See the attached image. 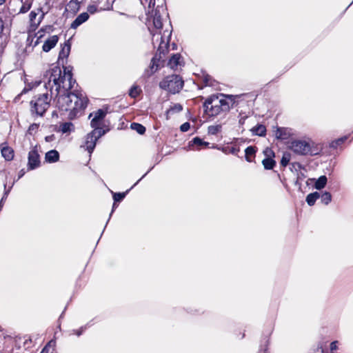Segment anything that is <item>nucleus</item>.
I'll list each match as a JSON object with an SVG mask.
<instances>
[{
	"mask_svg": "<svg viewBox=\"0 0 353 353\" xmlns=\"http://www.w3.org/2000/svg\"><path fill=\"white\" fill-rule=\"evenodd\" d=\"M43 81L45 88L50 91L49 94L51 98L60 92L70 90L73 88V84L75 83L72 72L65 68L62 74L59 66H54L47 70L43 75Z\"/></svg>",
	"mask_w": 353,
	"mask_h": 353,
	"instance_id": "f257e3e1",
	"label": "nucleus"
},
{
	"mask_svg": "<svg viewBox=\"0 0 353 353\" xmlns=\"http://www.w3.org/2000/svg\"><path fill=\"white\" fill-rule=\"evenodd\" d=\"M53 103L61 111L70 112V118L75 117L77 114L83 110L88 104V99L81 91L60 92L52 97Z\"/></svg>",
	"mask_w": 353,
	"mask_h": 353,
	"instance_id": "f03ea898",
	"label": "nucleus"
},
{
	"mask_svg": "<svg viewBox=\"0 0 353 353\" xmlns=\"http://www.w3.org/2000/svg\"><path fill=\"white\" fill-rule=\"evenodd\" d=\"M227 98L230 99L231 97H227L222 94L209 97L203 103L204 111L209 116L215 117L221 112L229 110L230 105Z\"/></svg>",
	"mask_w": 353,
	"mask_h": 353,
	"instance_id": "7ed1b4c3",
	"label": "nucleus"
},
{
	"mask_svg": "<svg viewBox=\"0 0 353 353\" xmlns=\"http://www.w3.org/2000/svg\"><path fill=\"white\" fill-rule=\"evenodd\" d=\"M152 42L154 45L159 43V47L157 50V53L152 58L151 61V73H154L158 69V63L157 61H159L162 58V54L165 55L168 52L169 41L171 37V32L168 30H165L163 32V34L162 35L161 30L152 33Z\"/></svg>",
	"mask_w": 353,
	"mask_h": 353,
	"instance_id": "20e7f679",
	"label": "nucleus"
},
{
	"mask_svg": "<svg viewBox=\"0 0 353 353\" xmlns=\"http://www.w3.org/2000/svg\"><path fill=\"white\" fill-rule=\"evenodd\" d=\"M52 99L48 92L35 97L30 102L32 114L43 116L49 108Z\"/></svg>",
	"mask_w": 353,
	"mask_h": 353,
	"instance_id": "39448f33",
	"label": "nucleus"
},
{
	"mask_svg": "<svg viewBox=\"0 0 353 353\" xmlns=\"http://www.w3.org/2000/svg\"><path fill=\"white\" fill-rule=\"evenodd\" d=\"M182 78L177 74L169 75L165 77L160 83L161 88L170 92V93H178L183 87Z\"/></svg>",
	"mask_w": 353,
	"mask_h": 353,
	"instance_id": "423d86ee",
	"label": "nucleus"
},
{
	"mask_svg": "<svg viewBox=\"0 0 353 353\" xmlns=\"http://www.w3.org/2000/svg\"><path fill=\"white\" fill-rule=\"evenodd\" d=\"M163 3V0H161V4H158L156 8L155 6L152 7L151 9L148 8V19L149 21H152L154 28L157 30H160L163 26L161 14L165 13Z\"/></svg>",
	"mask_w": 353,
	"mask_h": 353,
	"instance_id": "0eeeda50",
	"label": "nucleus"
},
{
	"mask_svg": "<svg viewBox=\"0 0 353 353\" xmlns=\"http://www.w3.org/2000/svg\"><path fill=\"white\" fill-rule=\"evenodd\" d=\"M290 149L299 155H307L311 153V146L305 141L296 140L291 143Z\"/></svg>",
	"mask_w": 353,
	"mask_h": 353,
	"instance_id": "6e6552de",
	"label": "nucleus"
},
{
	"mask_svg": "<svg viewBox=\"0 0 353 353\" xmlns=\"http://www.w3.org/2000/svg\"><path fill=\"white\" fill-rule=\"evenodd\" d=\"M265 158L262 161V164L265 170H272L276 165V161L273 159L274 152L270 148H266L263 150Z\"/></svg>",
	"mask_w": 353,
	"mask_h": 353,
	"instance_id": "1a4fd4ad",
	"label": "nucleus"
},
{
	"mask_svg": "<svg viewBox=\"0 0 353 353\" xmlns=\"http://www.w3.org/2000/svg\"><path fill=\"white\" fill-rule=\"evenodd\" d=\"M40 156L37 147H34L28 153V166L29 170H34L40 165Z\"/></svg>",
	"mask_w": 353,
	"mask_h": 353,
	"instance_id": "9d476101",
	"label": "nucleus"
},
{
	"mask_svg": "<svg viewBox=\"0 0 353 353\" xmlns=\"http://www.w3.org/2000/svg\"><path fill=\"white\" fill-rule=\"evenodd\" d=\"M44 15L45 13L42 11L41 8H38L35 10L31 11L29 14L30 26L34 28H37L41 22Z\"/></svg>",
	"mask_w": 353,
	"mask_h": 353,
	"instance_id": "9b49d317",
	"label": "nucleus"
},
{
	"mask_svg": "<svg viewBox=\"0 0 353 353\" xmlns=\"http://www.w3.org/2000/svg\"><path fill=\"white\" fill-rule=\"evenodd\" d=\"M106 112L99 109L97 111L91 113L89 116V117H94L91 120L90 124L92 128H97L100 125L101 121L104 119L105 117Z\"/></svg>",
	"mask_w": 353,
	"mask_h": 353,
	"instance_id": "f8f14e48",
	"label": "nucleus"
},
{
	"mask_svg": "<svg viewBox=\"0 0 353 353\" xmlns=\"http://www.w3.org/2000/svg\"><path fill=\"white\" fill-rule=\"evenodd\" d=\"M95 145L96 141H94V139H93L92 136L88 134L85 137L83 143L81 145V148H83L90 154L93 152Z\"/></svg>",
	"mask_w": 353,
	"mask_h": 353,
	"instance_id": "ddd939ff",
	"label": "nucleus"
},
{
	"mask_svg": "<svg viewBox=\"0 0 353 353\" xmlns=\"http://www.w3.org/2000/svg\"><path fill=\"white\" fill-rule=\"evenodd\" d=\"M58 41H59V37L57 35H52V36L50 37L45 41L43 45L42 46L43 50L46 52H49L51 49H52L57 45V43H58Z\"/></svg>",
	"mask_w": 353,
	"mask_h": 353,
	"instance_id": "4468645a",
	"label": "nucleus"
},
{
	"mask_svg": "<svg viewBox=\"0 0 353 353\" xmlns=\"http://www.w3.org/2000/svg\"><path fill=\"white\" fill-rule=\"evenodd\" d=\"M168 66L172 70H177L179 66L182 65L181 56L180 54H174L170 59Z\"/></svg>",
	"mask_w": 353,
	"mask_h": 353,
	"instance_id": "2eb2a0df",
	"label": "nucleus"
},
{
	"mask_svg": "<svg viewBox=\"0 0 353 353\" xmlns=\"http://www.w3.org/2000/svg\"><path fill=\"white\" fill-rule=\"evenodd\" d=\"M89 14L88 12H83L80 14L71 23L70 28L72 29L77 28L84 22L87 21L89 19Z\"/></svg>",
	"mask_w": 353,
	"mask_h": 353,
	"instance_id": "dca6fc26",
	"label": "nucleus"
},
{
	"mask_svg": "<svg viewBox=\"0 0 353 353\" xmlns=\"http://www.w3.org/2000/svg\"><path fill=\"white\" fill-rule=\"evenodd\" d=\"M80 9V1L78 0H70L65 7V10L72 14H76Z\"/></svg>",
	"mask_w": 353,
	"mask_h": 353,
	"instance_id": "f3484780",
	"label": "nucleus"
},
{
	"mask_svg": "<svg viewBox=\"0 0 353 353\" xmlns=\"http://www.w3.org/2000/svg\"><path fill=\"white\" fill-rule=\"evenodd\" d=\"M290 136V132L287 128H278L275 132V137L278 139L286 140Z\"/></svg>",
	"mask_w": 353,
	"mask_h": 353,
	"instance_id": "a211bd4d",
	"label": "nucleus"
},
{
	"mask_svg": "<svg viewBox=\"0 0 353 353\" xmlns=\"http://www.w3.org/2000/svg\"><path fill=\"white\" fill-rule=\"evenodd\" d=\"M45 159L48 163H55L59 161V154L57 150H52L46 154Z\"/></svg>",
	"mask_w": 353,
	"mask_h": 353,
	"instance_id": "6ab92c4d",
	"label": "nucleus"
},
{
	"mask_svg": "<svg viewBox=\"0 0 353 353\" xmlns=\"http://www.w3.org/2000/svg\"><path fill=\"white\" fill-rule=\"evenodd\" d=\"M70 52V45L68 43H64L59 54V61H63L65 58H67ZM62 63H63V61H62Z\"/></svg>",
	"mask_w": 353,
	"mask_h": 353,
	"instance_id": "aec40b11",
	"label": "nucleus"
},
{
	"mask_svg": "<svg viewBox=\"0 0 353 353\" xmlns=\"http://www.w3.org/2000/svg\"><path fill=\"white\" fill-rule=\"evenodd\" d=\"M1 154L7 161H10L13 159L14 151L9 147H3L1 148Z\"/></svg>",
	"mask_w": 353,
	"mask_h": 353,
	"instance_id": "412c9836",
	"label": "nucleus"
},
{
	"mask_svg": "<svg viewBox=\"0 0 353 353\" xmlns=\"http://www.w3.org/2000/svg\"><path fill=\"white\" fill-rule=\"evenodd\" d=\"M320 198V193L318 192H314L309 194L306 196V202L310 206H312L314 205L316 201Z\"/></svg>",
	"mask_w": 353,
	"mask_h": 353,
	"instance_id": "4be33fe9",
	"label": "nucleus"
},
{
	"mask_svg": "<svg viewBox=\"0 0 353 353\" xmlns=\"http://www.w3.org/2000/svg\"><path fill=\"white\" fill-rule=\"evenodd\" d=\"M94 128V129L90 133H89V134L92 136V137L94 139V141L97 142V141L105 134V130L101 128H99V126Z\"/></svg>",
	"mask_w": 353,
	"mask_h": 353,
	"instance_id": "5701e85b",
	"label": "nucleus"
},
{
	"mask_svg": "<svg viewBox=\"0 0 353 353\" xmlns=\"http://www.w3.org/2000/svg\"><path fill=\"white\" fill-rule=\"evenodd\" d=\"M74 130V125L71 122H65L60 125V130L62 132V133H69Z\"/></svg>",
	"mask_w": 353,
	"mask_h": 353,
	"instance_id": "b1692460",
	"label": "nucleus"
},
{
	"mask_svg": "<svg viewBox=\"0 0 353 353\" xmlns=\"http://www.w3.org/2000/svg\"><path fill=\"white\" fill-rule=\"evenodd\" d=\"M327 177L325 175L321 176L316 181L314 184V188L316 190H321L323 189L326 183H327Z\"/></svg>",
	"mask_w": 353,
	"mask_h": 353,
	"instance_id": "393cba45",
	"label": "nucleus"
},
{
	"mask_svg": "<svg viewBox=\"0 0 353 353\" xmlns=\"http://www.w3.org/2000/svg\"><path fill=\"white\" fill-rule=\"evenodd\" d=\"M253 134L258 136H264L265 134L266 128L263 125H257L252 129Z\"/></svg>",
	"mask_w": 353,
	"mask_h": 353,
	"instance_id": "a878e982",
	"label": "nucleus"
},
{
	"mask_svg": "<svg viewBox=\"0 0 353 353\" xmlns=\"http://www.w3.org/2000/svg\"><path fill=\"white\" fill-rule=\"evenodd\" d=\"M56 341L54 340L50 341L45 347L42 349L40 353H50L54 351V347L55 346Z\"/></svg>",
	"mask_w": 353,
	"mask_h": 353,
	"instance_id": "bb28decb",
	"label": "nucleus"
},
{
	"mask_svg": "<svg viewBox=\"0 0 353 353\" xmlns=\"http://www.w3.org/2000/svg\"><path fill=\"white\" fill-rule=\"evenodd\" d=\"M22 6L20 8L19 13H26L27 12L32 6V1L30 0H26L23 1L21 0Z\"/></svg>",
	"mask_w": 353,
	"mask_h": 353,
	"instance_id": "cd10ccee",
	"label": "nucleus"
},
{
	"mask_svg": "<svg viewBox=\"0 0 353 353\" xmlns=\"http://www.w3.org/2000/svg\"><path fill=\"white\" fill-rule=\"evenodd\" d=\"M131 128L137 131L139 134H143L145 132V128L138 123H132L131 124Z\"/></svg>",
	"mask_w": 353,
	"mask_h": 353,
	"instance_id": "c85d7f7f",
	"label": "nucleus"
},
{
	"mask_svg": "<svg viewBox=\"0 0 353 353\" xmlns=\"http://www.w3.org/2000/svg\"><path fill=\"white\" fill-rule=\"evenodd\" d=\"M245 152L246 160L249 162H251L252 160L250 159V157L254 155L256 152L255 148L253 146H249L245 149Z\"/></svg>",
	"mask_w": 353,
	"mask_h": 353,
	"instance_id": "c756f323",
	"label": "nucleus"
},
{
	"mask_svg": "<svg viewBox=\"0 0 353 353\" xmlns=\"http://www.w3.org/2000/svg\"><path fill=\"white\" fill-rule=\"evenodd\" d=\"M320 197L322 203H323L325 205H327L332 201V195L328 192H325L321 195L320 194Z\"/></svg>",
	"mask_w": 353,
	"mask_h": 353,
	"instance_id": "7c9ffc66",
	"label": "nucleus"
},
{
	"mask_svg": "<svg viewBox=\"0 0 353 353\" xmlns=\"http://www.w3.org/2000/svg\"><path fill=\"white\" fill-rule=\"evenodd\" d=\"M221 125H210L208 127V131L209 134L214 135L219 132L221 130Z\"/></svg>",
	"mask_w": 353,
	"mask_h": 353,
	"instance_id": "2f4dec72",
	"label": "nucleus"
},
{
	"mask_svg": "<svg viewBox=\"0 0 353 353\" xmlns=\"http://www.w3.org/2000/svg\"><path fill=\"white\" fill-rule=\"evenodd\" d=\"M141 91V89L137 85H133L130 90L129 95L132 98H136L139 95Z\"/></svg>",
	"mask_w": 353,
	"mask_h": 353,
	"instance_id": "473e14b6",
	"label": "nucleus"
},
{
	"mask_svg": "<svg viewBox=\"0 0 353 353\" xmlns=\"http://www.w3.org/2000/svg\"><path fill=\"white\" fill-rule=\"evenodd\" d=\"M291 160V154L288 152H285L281 160V164L282 166L285 167Z\"/></svg>",
	"mask_w": 353,
	"mask_h": 353,
	"instance_id": "72a5a7b5",
	"label": "nucleus"
},
{
	"mask_svg": "<svg viewBox=\"0 0 353 353\" xmlns=\"http://www.w3.org/2000/svg\"><path fill=\"white\" fill-rule=\"evenodd\" d=\"M347 139V137H342V138H340V139H338L334 141H332L331 143H330V147L331 148H337L338 145L343 143L345 142V141Z\"/></svg>",
	"mask_w": 353,
	"mask_h": 353,
	"instance_id": "f704fd0d",
	"label": "nucleus"
},
{
	"mask_svg": "<svg viewBox=\"0 0 353 353\" xmlns=\"http://www.w3.org/2000/svg\"><path fill=\"white\" fill-rule=\"evenodd\" d=\"M191 142L194 145H199V146H201V145L207 146L209 144V143L203 141L199 137H194Z\"/></svg>",
	"mask_w": 353,
	"mask_h": 353,
	"instance_id": "c9c22d12",
	"label": "nucleus"
},
{
	"mask_svg": "<svg viewBox=\"0 0 353 353\" xmlns=\"http://www.w3.org/2000/svg\"><path fill=\"white\" fill-rule=\"evenodd\" d=\"M141 3L143 6H148L149 9L152 7H154L156 4V0H141Z\"/></svg>",
	"mask_w": 353,
	"mask_h": 353,
	"instance_id": "e433bc0d",
	"label": "nucleus"
},
{
	"mask_svg": "<svg viewBox=\"0 0 353 353\" xmlns=\"http://www.w3.org/2000/svg\"><path fill=\"white\" fill-rule=\"evenodd\" d=\"M125 196V193L119 192L114 194L113 199L115 202L121 201Z\"/></svg>",
	"mask_w": 353,
	"mask_h": 353,
	"instance_id": "4c0bfd02",
	"label": "nucleus"
},
{
	"mask_svg": "<svg viewBox=\"0 0 353 353\" xmlns=\"http://www.w3.org/2000/svg\"><path fill=\"white\" fill-rule=\"evenodd\" d=\"M88 13L93 14L98 12V8L95 5H89L87 8Z\"/></svg>",
	"mask_w": 353,
	"mask_h": 353,
	"instance_id": "58836bf2",
	"label": "nucleus"
},
{
	"mask_svg": "<svg viewBox=\"0 0 353 353\" xmlns=\"http://www.w3.org/2000/svg\"><path fill=\"white\" fill-rule=\"evenodd\" d=\"M183 109V107L181 104L179 103H177V104H174L171 108H170V111L172 112H179L182 110Z\"/></svg>",
	"mask_w": 353,
	"mask_h": 353,
	"instance_id": "ea45409f",
	"label": "nucleus"
},
{
	"mask_svg": "<svg viewBox=\"0 0 353 353\" xmlns=\"http://www.w3.org/2000/svg\"><path fill=\"white\" fill-rule=\"evenodd\" d=\"M190 123L188 122H185L181 125L180 130L182 132H187L190 129Z\"/></svg>",
	"mask_w": 353,
	"mask_h": 353,
	"instance_id": "a19ab883",
	"label": "nucleus"
},
{
	"mask_svg": "<svg viewBox=\"0 0 353 353\" xmlns=\"http://www.w3.org/2000/svg\"><path fill=\"white\" fill-rule=\"evenodd\" d=\"M292 169L295 170L296 171L303 168V165L300 163H298V162L292 163Z\"/></svg>",
	"mask_w": 353,
	"mask_h": 353,
	"instance_id": "79ce46f5",
	"label": "nucleus"
},
{
	"mask_svg": "<svg viewBox=\"0 0 353 353\" xmlns=\"http://www.w3.org/2000/svg\"><path fill=\"white\" fill-rule=\"evenodd\" d=\"M338 350V341H335L331 343L330 344V350L332 352L336 351Z\"/></svg>",
	"mask_w": 353,
	"mask_h": 353,
	"instance_id": "37998d69",
	"label": "nucleus"
},
{
	"mask_svg": "<svg viewBox=\"0 0 353 353\" xmlns=\"http://www.w3.org/2000/svg\"><path fill=\"white\" fill-rule=\"evenodd\" d=\"M83 331V327H81L79 330H73L72 332L73 334H76L78 336H79L80 335H81L82 332Z\"/></svg>",
	"mask_w": 353,
	"mask_h": 353,
	"instance_id": "c03bdc74",
	"label": "nucleus"
},
{
	"mask_svg": "<svg viewBox=\"0 0 353 353\" xmlns=\"http://www.w3.org/2000/svg\"><path fill=\"white\" fill-rule=\"evenodd\" d=\"M38 127H39V125L37 124L33 123L30 125V127L28 128V132L30 133H31L32 131L36 130L38 128Z\"/></svg>",
	"mask_w": 353,
	"mask_h": 353,
	"instance_id": "a18cd8bd",
	"label": "nucleus"
},
{
	"mask_svg": "<svg viewBox=\"0 0 353 353\" xmlns=\"http://www.w3.org/2000/svg\"><path fill=\"white\" fill-rule=\"evenodd\" d=\"M244 121H245V118H241L239 120V123L242 125L244 123Z\"/></svg>",
	"mask_w": 353,
	"mask_h": 353,
	"instance_id": "49530a36",
	"label": "nucleus"
},
{
	"mask_svg": "<svg viewBox=\"0 0 353 353\" xmlns=\"http://www.w3.org/2000/svg\"><path fill=\"white\" fill-rule=\"evenodd\" d=\"M317 351H321L322 353H323V350L322 346L319 347Z\"/></svg>",
	"mask_w": 353,
	"mask_h": 353,
	"instance_id": "de8ad7c7",
	"label": "nucleus"
},
{
	"mask_svg": "<svg viewBox=\"0 0 353 353\" xmlns=\"http://www.w3.org/2000/svg\"><path fill=\"white\" fill-rule=\"evenodd\" d=\"M5 2V0H0V5L3 3Z\"/></svg>",
	"mask_w": 353,
	"mask_h": 353,
	"instance_id": "09e8293b",
	"label": "nucleus"
},
{
	"mask_svg": "<svg viewBox=\"0 0 353 353\" xmlns=\"http://www.w3.org/2000/svg\"><path fill=\"white\" fill-rule=\"evenodd\" d=\"M20 174H21V175L19 176V178H20L21 176H23V174L22 172H20Z\"/></svg>",
	"mask_w": 353,
	"mask_h": 353,
	"instance_id": "8fccbe9b",
	"label": "nucleus"
},
{
	"mask_svg": "<svg viewBox=\"0 0 353 353\" xmlns=\"http://www.w3.org/2000/svg\"><path fill=\"white\" fill-rule=\"evenodd\" d=\"M20 174H21V175L19 176V178H20L21 176H23V174L22 172H20Z\"/></svg>",
	"mask_w": 353,
	"mask_h": 353,
	"instance_id": "3c124183",
	"label": "nucleus"
}]
</instances>
